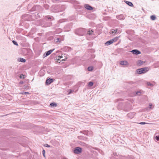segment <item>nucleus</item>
<instances>
[{"mask_svg": "<svg viewBox=\"0 0 159 159\" xmlns=\"http://www.w3.org/2000/svg\"><path fill=\"white\" fill-rule=\"evenodd\" d=\"M82 151L81 148L79 147H77L74 150V152L76 154H79L81 153Z\"/></svg>", "mask_w": 159, "mask_h": 159, "instance_id": "1", "label": "nucleus"}, {"mask_svg": "<svg viewBox=\"0 0 159 159\" xmlns=\"http://www.w3.org/2000/svg\"><path fill=\"white\" fill-rule=\"evenodd\" d=\"M131 52H132L134 54L138 55L139 54L141 53L140 51L136 49L133 50H132Z\"/></svg>", "mask_w": 159, "mask_h": 159, "instance_id": "2", "label": "nucleus"}, {"mask_svg": "<svg viewBox=\"0 0 159 159\" xmlns=\"http://www.w3.org/2000/svg\"><path fill=\"white\" fill-rule=\"evenodd\" d=\"M84 7L86 9L88 10H91L93 9V8L89 4H85L84 5Z\"/></svg>", "mask_w": 159, "mask_h": 159, "instance_id": "3", "label": "nucleus"}, {"mask_svg": "<svg viewBox=\"0 0 159 159\" xmlns=\"http://www.w3.org/2000/svg\"><path fill=\"white\" fill-rule=\"evenodd\" d=\"M53 80L52 79H48L46 80V84L48 85L51 83L53 82Z\"/></svg>", "mask_w": 159, "mask_h": 159, "instance_id": "4", "label": "nucleus"}, {"mask_svg": "<svg viewBox=\"0 0 159 159\" xmlns=\"http://www.w3.org/2000/svg\"><path fill=\"white\" fill-rule=\"evenodd\" d=\"M54 50V49L50 50L47 52L46 53V55L44 54V57H45L50 54Z\"/></svg>", "mask_w": 159, "mask_h": 159, "instance_id": "5", "label": "nucleus"}, {"mask_svg": "<svg viewBox=\"0 0 159 159\" xmlns=\"http://www.w3.org/2000/svg\"><path fill=\"white\" fill-rule=\"evenodd\" d=\"M120 64L123 66H127L129 65V63L126 61H120Z\"/></svg>", "mask_w": 159, "mask_h": 159, "instance_id": "6", "label": "nucleus"}, {"mask_svg": "<svg viewBox=\"0 0 159 159\" xmlns=\"http://www.w3.org/2000/svg\"><path fill=\"white\" fill-rule=\"evenodd\" d=\"M113 43V41L111 39L109 41H107V42H106L105 43V44L107 46H108V45H109L111 44H112Z\"/></svg>", "mask_w": 159, "mask_h": 159, "instance_id": "7", "label": "nucleus"}, {"mask_svg": "<svg viewBox=\"0 0 159 159\" xmlns=\"http://www.w3.org/2000/svg\"><path fill=\"white\" fill-rule=\"evenodd\" d=\"M78 31L79 32L82 31V33L79 34V35H83L84 34V33L85 30L83 29H80L78 30Z\"/></svg>", "mask_w": 159, "mask_h": 159, "instance_id": "8", "label": "nucleus"}, {"mask_svg": "<svg viewBox=\"0 0 159 159\" xmlns=\"http://www.w3.org/2000/svg\"><path fill=\"white\" fill-rule=\"evenodd\" d=\"M117 19L120 20H123L124 19V17L123 15H120L117 16Z\"/></svg>", "mask_w": 159, "mask_h": 159, "instance_id": "9", "label": "nucleus"}, {"mask_svg": "<svg viewBox=\"0 0 159 159\" xmlns=\"http://www.w3.org/2000/svg\"><path fill=\"white\" fill-rule=\"evenodd\" d=\"M127 116L130 118H132L134 117V115L132 113H130L127 114Z\"/></svg>", "mask_w": 159, "mask_h": 159, "instance_id": "10", "label": "nucleus"}, {"mask_svg": "<svg viewBox=\"0 0 159 159\" xmlns=\"http://www.w3.org/2000/svg\"><path fill=\"white\" fill-rule=\"evenodd\" d=\"M141 69H142L141 70L142 73H145L148 71V70L147 69V68H142Z\"/></svg>", "mask_w": 159, "mask_h": 159, "instance_id": "11", "label": "nucleus"}, {"mask_svg": "<svg viewBox=\"0 0 159 159\" xmlns=\"http://www.w3.org/2000/svg\"><path fill=\"white\" fill-rule=\"evenodd\" d=\"M119 37H120V36L116 37L114 38L113 39H111L113 41V42H116V41L118 39Z\"/></svg>", "mask_w": 159, "mask_h": 159, "instance_id": "12", "label": "nucleus"}, {"mask_svg": "<svg viewBox=\"0 0 159 159\" xmlns=\"http://www.w3.org/2000/svg\"><path fill=\"white\" fill-rule=\"evenodd\" d=\"M125 2H126V4H127L129 6H131V7L133 6V4L131 2L127 1H125Z\"/></svg>", "mask_w": 159, "mask_h": 159, "instance_id": "13", "label": "nucleus"}, {"mask_svg": "<svg viewBox=\"0 0 159 159\" xmlns=\"http://www.w3.org/2000/svg\"><path fill=\"white\" fill-rule=\"evenodd\" d=\"M144 63V62L143 61L141 60H139L137 62V65H142Z\"/></svg>", "mask_w": 159, "mask_h": 159, "instance_id": "14", "label": "nucleus"}, {"mask_svg": "<svg viewBox=\"0 0 159 159\" xmlns=\"http://www.w3.org/2000/svg\"><path fill=\"white\" fill-rule=\"evenodd\" d=\"M142 69L141 68L137 69L136 70L138 74H141L142 73Z\"/></svg>", "mask_w": 159, "mask_h": 159, "instance_id": "15", "label": "nucleus"}, {"mask_svg": "<svg viewBox=\"0 0 159 159\" xmlns=\"http://www.w3.org/2000/svg\"><path fill=\"white\" fill-rule=\"evenodd\" d=\"M150 18L152 20H154L156 19V17L155 15H152L151 16Z\"/></svg>", "mask_w": 159, "mask_h": 159, "instance_id": "16", "label": "nucleus"}, {"mask_svg": "<svg viewBox=\"0 0 159 159\" xmlns=\"http://www.w3.org/2000/svg\"><path fill=\"white\" fill-rule=\"evenodd\" d=\"M93 84V82H90L88 83V86L89 87L92 86Z\"/></svg>", "mask_w": 159, "mask_h": 159, "instance_id": "17", "label": "nucleus"}, {"mask_svg": "<svg viewBox=\"0 0 159 159\" xmlns=\"http://www.w3.org/2000/svg\"><path fill=\"white\" fill-rule=\"evenodd\" d=\"M93 31L92 30H89L88 31L87 33L88 34H89V35H91L93 33Z\"/></svg>", "mask_w": 159, "mask_h": 159, "instance_id": "18", "label": "nucleus"}, {"mask_svg": "<svg viewBox=\"0 0 159 159\" xmlns=\"http://www.w3.org/2000/svg\"><path fill=\"white\" fill-rule=\"evenodd\" d=\"M93 69V67L92 66H89L88 68V70L89 71H92Z\"/></svg>", "mask_w": 159, "mask_h": 159, "instance_id": "19", "label": "nucleus"}, {"mask_svg": "<svg viewBox=\"0 0 159 159\" xmlns=\"http://www.w3.org/2000/svg\"><path fill=\"white\" fill-rule=\"evenodd\" d=\"M50 105L53 107H56L57 106V104L55 103H52L50 104Z\"/></svg>", "mask_w": 159, "mask_h": 159, "instance_id": "20", "label": "nucleus"}, {"mask_svg": "<svg viewBox=\"0 0 159 159\" xmlns=\"http://www.w3.org/2000/svg\"><path fill=\"white\" fill-rule=\"evenodd\" d=\"M26 61V60L25 59H23V58H20V61L21 62H25Z\"/></svg>", "mask_w": 159, "mask_h": 159, "instance_id": "21", "label": "nucleus"}, {"mask_svg": "<svg viewBox=\"0 0 159 159\" xmlns=\"http://www.w3.org/2000/svg\"><path fill=\"white\" fill-rule=\"evenodd\" d=\"M73 92V90H72V89H70L68 91V94H69L71 93H72Z\"/></svg>", "mask_w": 159, "mask_h": 159, "instance_id": "22", "label": "nucleus"}, {"mask_svg": "<svg viewBox=\"0 0 159 159\" xmlns=\"http://www.w3.org/2000/svg\"><path fill=\"white\" fill-rule=\"evenodd\" d=\"M12 42L14 44H15L16 46L18 45V44L17 43L16 41L13 40L12 41Z\"/></svg>", "mask_w": 159, "mask_h": 159, "instance_id": "23", "label": "nucleus"}, {"mask_svg": "<svg viewBox=\"0 0 159 159\" xmlns=\"http://www.w3.org/2000/svg\"><path fill=\"white\" fill-rule=\"evenodd\" d=\"M20 93L21 94H29V93L27 92H23L22 93Z\"/></svg>", "mask_w": 159, "mask_h": 159, "instance_id": "24", "label": "nucleus"}, {"mask_svg": "<svg viewBox=\"0 0 159 159\" xmlns=\"http://www.w3.org/2000/svg\"><path fill=\"white\" fill-rule=\"evenodd\" d=\"M42 153H43V156L44 157H45V152L44 150H43Z\"/></svg>", "mask_w": 159, "mask_h": 159, "instance_id": "25", "label": "nucleus"}, {"mask_svg": "<svg viewBox=\"0 0 159 159\" xmlns=\"http://www.w3.org/2000/svg\"><path fill=\"white\" fill-rule=\"evenodd\" d=\"M139 124L141 125H144L145 124H148V123L145 122H140Z\"/></svg>", "mask_w": 159, "mask_h": 159, "instance_id": "26", "label": "nucleus"}, {"mask_svg": "<svg viewBox=\"0 0 159 159\" xmlns=\"http://www.w3.org/2000/svg\"><path fill=\"white\" fill-rule=\"evenodd\" d=\"M156 139L158 141H159V135L156 136L155 137Z\"/></svg>", "mask_w": 159, "mask_h": 159, "instance_id": "27", "label": "nucleus"}, {"mask_svg": "<svg viewBox=\"0 0 159 159\" xmlns=\"http://www.w3.org/2000/svg\"><path fill=\"white\" fill-rule=\"evenodd\" d=\"M152 104H151V103H150V104H149V108H150V109L151 108V107H152Z\"/></svg>", "mask_w": 159, "mask_h": 159, "instance_id": "28", "label": "nucleus"}, {"mask_svg": "<svg viewBox=\"0 0 159 159\" xmlns=\"http://www.w3.org/2000/svg\"><path fill=\"white\" fill-rule=\"evenodd\" d=\"M83 132H84L83 134H85L87 135L88 134H87V132L86 131H83Z\"/></svg>", "mask_w": 159, "mask_h": 159, "instance_id": "29", "label": "nucleus"}, {"mask_svg": "<svg viewBox=\"0 0 159 159\" xmlns=\"http://www.w3.org/2000/svg\"><path fill=\"white\" fill-rule=\"evenodd\" d=\"M45 146L46 147H48V148L50 147V146L48 144H46L45 145Z\"/></svg>", "mask_w": 159, "mask_h": 159, "instance_id": "30", "label": "nucleus"}, {"mask_svg": "<svg viewBox=\"0 0 159 159\" xmlns=\"http://www.w3.org/2000/svg\"><path fill=\"white\" fill-rule=\"evenodd\" d=\"M60 57V59H58H58H57V60H57V62H58V60H60L61 59V58H62V56H61Z\"/></svg>", "mask_w": 159, "mask_h": 159, "instance_id": "31", "label": "nucleus"}, {"mask_svg": "<svg viewBox=\"0 0 159 159\" xmlns=\"http://www.w3.org/2000/svg\"><path fill=\"white\" fill-rule=\"evenodd\" d=\"M117 30H114V31H115L114 32H115V34H116V33L117 32Z\"/></svg>", "mask_w": 159, "mask_h": 159, "instance_id": "32", "label": "nucleus"}, {"mask_svg": "<svg viewBox=\"0 0 159 159\" xmlns=\"http://www.w3.org/2000/svg\"><path fill=\"white\" fill-rule=\"evenodd\" d=\"M148 85L151 86L152 85V84L149 83H148Z\"/></svg>", "mask_w": 159, "mask_h": 159, "instance_id": "33", "label": "nucleus"}, {"mask_svg": "<svg viewBox=\"0 0 159 159\" xmlns=\"http://www.w3.org/2000/svg\"><path fill=\"white\" fill-rule=\"evenodd\" d=\"M114 32L115 31H111V34H112L114 33Z\"/></svg>", "mask_w": 159, "mask_h": 159, "instance_id": "34", "label": "nucleus"}, {"mask_svg": "<svg viewBox=\"0 0 159 159\" xmlns=\"http://www.w3.org/2000/svg\"><path fill=\"white\" fill-rule=\"evenodd\" d=\"M140 93V92H137V93H136V94L137 95H139V93Z\"/></svg>", "mask_w": 159, "mask_h": 159, "instance_id": "35", "label": "nucleus"}, {"mask_svg": "<svg viewBox=\"0 0 159 159\" xmlns=\"http://www.w3.org/2000/svg\"><path fill=\"white\" fill-rule=\"evenodd\" d=\"M86 145V144L85 143H83V146H85Z\"/></svg>", "mask_w": 159, "mask_h": 159, "instance_id": "36", "label": "nucleus"}, {"mask_svg": "<svg viewBox=\"0 0 159 159\" xmlns=\"http://www.w3.org/2000/svg\"><path fill=\"white\" fill-rule=\"evenodd\" d=\"M48 20H49L50 19H51V18H50V17H48Z\"/></svg>", "mask_w": 159, "mask_h": 159, "instance_id": "37", "label": "nucleus"}, {"mask_svg": "<svg viewBox=\"0 0 159 159\" xmlns=\"http://www.w3.org/2000/svg\"><path fill=\"white\" fill-rule=\"evenodd\" d=\"M20 84H22V83H23V82L22 81H21V82H20Z\"/></svg>", "mask_w": 159, "mask_h": 159, "instance_id": "38", "label": "nucleus"}, {"mask_svg": "<svg viewBox=\"0 0 159 159\" xmlns=\"http://www.w3.org/2000/svg\"><path fill=\"white\" fill-rule=\"evenodd\" d=\"M22 76H20V78H22Z\"/></svg>", "mask_w": 159, "mask_h": 159, "instance_id": "39", "label": "nucleus"}, {"mask_svg": "<svg viewBox=\"0 0 159 159\" xmlns=\"http://www.w3.org/2000/svg\"><path fill=\"white\" fill-rule=\"evenodd\" d=\"M22 76H20V78H22Z\"/></svg>", "mask_w": 159, "mask_h": 159, "instance_id": "40", "label": "nucleus"}, {"mask_svg": "<svg viewBox=\"0 0 159 159\" xmlns=\"http://www.w3.org/2000/svg\"><path fill=\"white\" fill-rule=\"evenodd\" d=\"M61 60H62V61H63V60L64 61V59H62Z\"/></svg>", "mask_w": 159, "mask_h": 159, "instance_id": "41", "label": "nucleus"}, {"mask_svg": "<svg viewBox=\"0 0 159 159\" xmlns=\"http://www.w3.org/2000/svg\"><path fill=\"white\" fill-rule=\"evenodd\" d=\"M131 159H133V157H132Z\"/></svg>", "mask_w": 159, "mask_h": 159, "instance_id": "42", "label": "nucleus"}, {"mask_svg": "<svg viewBox=\"0 0 159 159\" xmlns=\"http://www.w3.org/2000/svg\"><path fill=\"white\" fill-rule=\"evenodd\" d=\"M22 75H23V76H24V75H23L22 74Z\"/></svg>", "mask_w": 159, "mask_h": 159, "instance_id": "43", "label": "nucleus"}, {"mask_svg": "<svg viewBox=\"0 0 159 159\" xmlns=\"http://www.w3.org/2000/svg\"><path fill=\"white\" fill-rule=\"evenodd\" d=\"M126 159H128V158H127Z\"/></svg>", "mask_w": 159, "mask_h": 159, "instance_id": "44", "label": "nucleus"}]
</instances>
